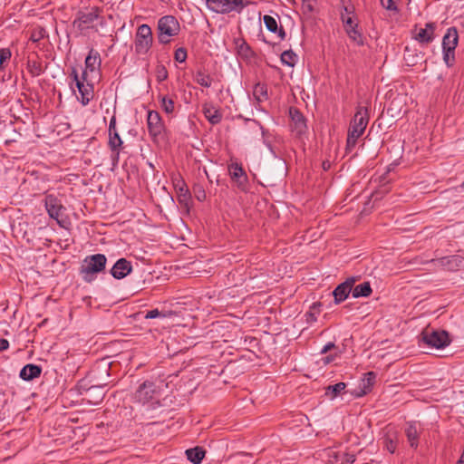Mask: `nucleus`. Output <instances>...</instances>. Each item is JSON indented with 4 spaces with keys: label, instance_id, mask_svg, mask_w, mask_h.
<instances>
[{
    "label": "nucleus",
    "instance_id": "obj_28",
    "mask_svg": "<svg viewBox=\"0 0 464 464\" xmlns=\"http://www.w3.org/2000/svg\"><path fill=\"white\" fill-rule=\"evenodd\" d=\"M372 290L369 282H363L358 285L353 286V297H368L372 294Z\"/></svg>",
    "mask_w": 464,
    "mask_h": 464
},
{
    "label": "nucleus",
    "instance_id": "obj_35",
    "mask_svg": "<svg viewBox=\"0 0 464 464\" xmlns=\"http://www.w3.org/2000/svg\"><path fill=\"white\" fill-rule=\"evenodd\" d=\"M254 95L259 102L267 99V89L265 84L256 83L254 87Z\"/></svg>",
    "mask_w": 464,
    "mask_h": 464
},
{
    "label": "nucleus",
    "instance_id": "obj_42",
    "mask_svg": "<svg viewBox=\"0 0 464 464\" xmlns=\"http://www.w3.org/2000/svg\"><path fill=\"white\" fill-rule=\"evenodd\" d=\"M12 53L8 48L0 49V70H4V63L11 58Z\"/></svg>",
    "mask_w": 464,
    "mask_h": 464
},
{
    "label": "nucleus",
    "instance_id": "obj_27",
    "mask_svg": "<svg viewBox=\"0 0 464 464\" xmlns=\"http://www.w3.org/2000/svg\"><path fill=\"white\" fill-rule=\"evenodd\" d=\"M187 459L193 464H200L205 457V450L200 447L188 449L185 451Z\"/></svg>",
    "mask_w": 464,
    "mask_h": 464
},
{
    "label": "nucleus",
    "instance_id": "obj_51",
    "mask_svg": "<svg viewBox=\"0 0 464 464\" xmlns=\"http://www.w3.org/2000/svg\"><path fill=\"white\" fill-rule=\"evenodd\" d=\"M343 14L346 15V16H350V14L353 13V10L348 7V6H343Z\"/></svg>",
    "mask_w": 464,
    "mask_h": 464
},
{
    "label": "nucleus",
    "instance_id": "obj_56",
    "mask_svg": "<svg viewBox=\"0 0 464 464\" xmlns=\"http://www.w3.org/2000/svg\"><path fill=\"white\" fill-rule=\"evenodd\" d=\"M457 464H464V460L463 459H459Z\"/></svg>",
    "mask_w": 464,
    "mask_h": 464
},
{
    "label": "nucleus",
    "instance_id": "obj_26",
    "mask_svg": "<svg viewBox=\"0 0 464 464\" xmlns=\"http://www.w3.org/2000/svg\"><path fill=\"white\" fill-rule=\"evenodd\" d=\"M101 65V58L98 52L94 50H91L87 57L85 58V67L86 70H90L91 72H94L99 69Z\"/></svg>",
    "mask_w": 464,
    "mask_h": 464
},
{
    "label": "nucleus",
    "instance_id": "obj_44",
    "mask_svg": "<svg viewBox=\"0 0 464 464\" xmlns=\"http://www.w3.org/2000/svg\"><path fill=\"white\" fill-rule=\"evenodd\" d=\"M159 317H165V314L161 313L159 309H152L150 311H148L144 315L145 319H155Z\"/></svg>",
    "mask_w": 464,
    "mask_h": 464
},
{
    "label": "nucleus",
    "instance_id": "obj_40",
    "mask_svg": "<svg viewBox=\"0 0 464 464\" xmlns=\"http://www.w3.org/2000/svg\"><path fill=\"white\" fill-rule=\"evenodd\" d=\"M168 71L163 64H159L156 68V79L158 82H163L168 78Z\"/></svg>",
    "mask_w": 464,
    "mask_h": 464
},
{
    "label": "nucleus",
    "instance_id": "obj_54",
    "mask_svg": "<svg viewBox=\"0 0 464 464\" xmlns=\"http://www.w3.org/2000/svg\"><path fill=\"white\" fill-rule=\"evenodd\" d=\"M112 153H113V155H112V160H113V162H115V163H116V162L119 160V159H118V160H116V152H112Z\"/></svg>",
    "mask_w": 464,
    "mask_h": 464
},
{
    "label": "nucleus",
    "instance_id": "obj_60",
    "mask_svg": "<svg viewBox=\"0 0 464 464\" xmlns=\"http://www.w3.org/2000/svg\"><path fill=\"white\" fill-rule=\"evenodd\" d=\"M323 166H324V169L327 168V165H325V163H323Z\"/></svg>",
    "mask_w": 464,
    "mask_h": 464
},
{
    "label": "nucleus",
    "instance_id": "obj_3",
    "mask_svg": "<svg viewBox=\"0 0 464 464\" xmlns=\"http://www.w3.org/2000/svg\"><path fill=\"white\" fill-rule=\"evenodd\" d=\"M44 205L50 218L55 220L60 227H68L70 221L65 214L66 208L56 195L45 194Z\"/></svg>",
    "mask_w": 464,
    "mask_h": 464
},
{
    "label": "nucleus",
    "instance_id": "obj_62",
    "mask_svg": "<svg viewBox=\"0 0 464 464\" xmlns=\"http://www.w3.org/2000/svg\"><path fill=\"white\" fill-rule=\"evenodd\" d=\"M461 187L464 188V181L462 182Z\"/></svg>",
    "mask_w": 464,
    "mask_h": 464
},
{
    "label": "nucleus",
    "instance_id": "obj_55",
    "mask_svg": "<svg viewBox=\"0 0 464 464\" xmlns=\"http://www.w3.org/2000/svg\"><path fill=\"white\" fill-rule=\"evenodd\" d=\"M405 61H407L408 64L410 65V61H409V59H408V58H405ZM411 65H413V64L415 63V62H414L413 60H412V61H411Z\"/></svg>",
    "mask_w": 464,
    "mask_h": 464
},
{
    "label": "nucleus",
    "instance_id": "obj_31",
    "mask_svg": "<svg viewBox=\"0 0 464 464\" xmlns=\"http://www.w3.org/2000/svg\"><path fill=\"white\" fill-rule=\"evenodd\" d=\"M159 100L160 102L161 108L165 113L172 114L174 112L175 102L171 98L166 95H160Z\"/></svg>",
    "mask_w": 464,
    "mask_h": 464
},
{
    "label": "nucleus",
    "instance_id": "obj_57",
    "mask_svg": "<svg viewBox=\"0 0 464 464\" xmlns=\"http://www.w3.org/2000/svg\"><path fill=\"white\" fill-rule=\"evenodd\" d=\"M261 130H262L263 136H265L266 130H265V129L263 127H261Z\"/></svg>",
    "mask_w": 464,
    "mask_h": 464
},
{
    "label": "nucleus",
    "instance_id": "obj_34",
    "mask_svg": "<svg viewBox=\"0 0 464 464\" xmlns=\"http://www.w3.org/2000/svg\"><path fill=\"white\" fill-rule=\"evenodd\" d=\"M27 68L33 76H39L44 72L42 64L36 61L28 60Z\"/></svg>",
    "mask_w": 464,
    "mask_h": 464
},
{
    "label": "nucleus",
    "instance_id": "obj_46",
    "mask_svg": "<svg viewBox=\"0 0 464 464\" xmlns=\"http://www.w3.org/2000/svg\"><path fill=\"white\" fill-rule=\"evenodd\" d=\"M355 461V456L353 454H343L342 459V464H353Z\"/></svg>",
    "mask_w": 464,
    "mask_h": 464
},
{
    "label": "nucleus",
    "instance_id": "obj_37",
    "mask_svg": "<svg viewBox=\"0 0 464 464\" xmlns=\"http://www.w3.org/2000/svg\"><path fill=\"white\" fill-rule=\"evenodd\" d=\"M384 448L390 453H394L397 448V441L390 436L383 439Z\"/></svg>",
    "mask_w": 464,
    "mask_h": 464
},
{
    "label": "nucleus",
    "instance_id": "obj_24",
    "mask_svg": "<svg viewBox=\"0 0 464 464\" xmlns=\"http://www.w3.org/2000/svg\"><path fill=\"white\" fill-rule=\"evenodd\" d=\"M86 394L92 405L99 404L104 398L103 385H92L86 390Z\"/></svg>",
    "mask_w": 464,
    "mask_h": 464
},
{
    "label": "nucleus",
    "instance_id": "obj_19",
    "mask_svg": "<svg viewBox=\"0 0 464 464\" xmlns=\"http://www.w3.org/2000/svg\"><path fill=\"white\" fill-rule=\"evenodd\" d=\"M441 264L448 270L457 271L464 268V257L460 255L445 256L441 259Z\"/></svg>",
    "mask_w": 464,
    "mask_h": 464
},
{
    "label": "nucleus",
    "instance_id": "obj_48",
    "mask_svg": "<svg viewBox=\"0 0 464 464\" xmlns=\"http://www.w3.org/2000/svg\"><path fill=\"white\" fill-rule=\"evenodd\" d=\"M334 347V343H332V342H329L327 343L321 350L320 353L321 354H324L326 353L328 351H330L332 348Z\"/></svg>",
    "mask_w": 464,
    "mask_h": 464
},
{
    "label": "nucleus",
    "instance_id": "obj_17",
    "mask_svg": "<svg viewBox=\"0 0 464 464\" xmlns=\"http://www.w3.org/2000/svg\"><path fill=\"white\" fill-rule=\"evenodd\" d=\"M437 24L435 23H427L424 28H420L414 39L420 44H427L431 43L435 38V30Z\"/></svg>",
    "mask_w": 464,
    "mask_h": 464
},
{
    "label": "nucleus",
    "instance_id": "obj_18",
    "mask_svg": "<svg viewBox=\"0 0 464 464\" xmlns=\"http://www.w3.org/2000/svg\"><path fill=\"white\" fill-rule=\"evenodd\" d=\"M459 42L458 31L455 27L448 28L442 38V49L455 51Z\"/></svg>",
    "mask_w": 464,
    "mask_h": 464
},
{
    "label": "nucleus",
    "instance_id": "obj_25",
    "mask_svg": "<svg viewBox=\"0 0 464 464\" xmlns=\"http://www.w3.org/2000/svg\"><path fill=\"white\" fill-rule=\"evenodd\" d=\"M405 434L410 446L416 449L419 445V430L415 422H409L407 424Z\"/></svg>",
    "mask_w": 464,
    "mask_h": 464
},
{
    "label": "nucleus",
    "instance_id": "obj_33",
    "mask_svg": "<svg viewBox=\"0 0 464 464\" xmlns=\"http://www.w3.org/2000/svg\"><path fill=\"white\" fill-rule=\"evenodd\" d=\"M346 34L357 45H363V36L357 28L353 27L352 29H348Z\"/></svg>",
    "mask_w": 464,
    "mask_h": 464
},
{
    "label": "nucleus",
    "instance_id": "obj_14",
    "mask_svg": "<svg viewBox=\"0 0 464 464\" xmlns=\"http://www.w3.org/2000/svg\"><path fill=\"white\" fill-rule=\"evenodd\" d=\"M132 271L131 262L126 258L118 259L111 268L110 274L115 279H123Z\"/></svg>",
    "mask_w": 464,
    "mask_h": 464
},
{
    "label": "nucleus",
    "instance_id": "obj_41",
    "mask_svg": "<svg viewBox=\"0 0 464 464\" xmlns=\"http://www.w3.org/2000/svg\"><path fill=\"white\" fill-rule=\"evenodd\" d=\"M341 19L343 24H344L345 32L347 33L348 29L357 28L358 24L354 23L351 16H346L344 14H341Z\"/></svg>",
    "mask_w": 464,
    "mask_h": 464
},
{
    "label": "nucleus",
    "instance_id": "obj_59",
    "mask_svg": "<svg viewBox=\"0 0 464 464\" xmlns=\"http://www.w3.org/2000/svg\"><path fill=\"white\" fill-rule=\"evenodd\" d=\"M323 166H324V169L327 168V165H325V163H323Z\"/></svg>",
    "mask_w": 464,
    "mask_h": 464
},
{
    "label": "nucleus",
    "instance_id": "obj_50",
    "mask_svg": "<svg viewBox=\"0 0 464 464\" xmlns=\"http://www.w3.org/2000/svg\"><path fill=\"white\" fill-rule=\"evenodd\" d=\"M109 128L114 129L116 128V118L115 116H112L110 120Z\"/></svg>",
    "mask_w": 464,
    "mask_h": 464
},
{
    "label": "nucleus",
    "instance_id": "obj_36",
    "mask_svg": "<svg viewBox=\"0 0 464 464\" xmlns=\"http://www.w3.org/2000/svg\"><path fill=\"white\" fill-rule=\"evenodd\" d=\"M195 81L199 85L209 88L211 86V80L208 75H206L204 72L198 71L195 75Z\"/></svg>",
    "mask_w": 464,
    "mask_h": 464
},
{
    "label": "nucleus",
    "instance_id": "obj_58",
    "mask_svg": "<svg viewBox=\"0 0 464 464\" xmlns=\"http://www.w3.org/2000/svg\"><path fill=\"white\" fill-rule=\"evenodd\" d=\"M308 9L312 10L311 5H307Z\"/></svg>",
    "mask_w": 464,
    "mask_h": 464
},
{
    "label": "nucleus",
    "instance_id": "obj_32",
    "mask_svg": "<svg viewBox=\"0 0 464 464\" xmlns=\"http://www.w3.org/2000/svg\"><path fill=\"white\" fill-rule=\"evenodd\" d=\"M296 54L292 50H286L281 53V63L289 67H294L296 63Z\"/></svg>",
    "mask_w": 464,
    "mask_h": 464
},
{
    "label": "nucleus",
    "instance_id": "obj_12",
    "mask_svg": "<svg viewBox=\"0 0 464 464\" xmlns=\"http://www.w3.org/2000/svg\"><path fill=\"white\" fill-rule=\"evenodd\" d=\"M147 125L149 133L153 139H157L164 133V123L160 113L156 111H148Z\"/></svg>",
    "mask_w": 464,
    "mask_h": 464
},
{
    "label": "nucleus",
    "instance_id": "obj_22",
    "mask_svg": "<svg viewBox=\"0 0 464 464\" xmlns=\"http://www.w3.org/2000/svg\"><path fill=\"white\" fill-rule=\"evenodd\" d=\"M263 20L268 31H270L271 33L277 34L281 40H284L285 38V31L282 26L278 27L277 21L276 18H274L271 15L266 14L264 15Z\"/></svg>",
    "mask_w": 464,
    "mask_h": 464
},
{
    "label": "nucleus",
    "instance_id": "obj_20",
    "mask_svg": "<svg viewBox=\"0 0 464 464\" xmlns=\"http://www.w3.org/2000/svg\"><path fill=\"white\" fill-rule=\"evenodd\" d=\"M42 367L36 364L28 363L24 365L19 373V377L24 381H32L41 375Z\"/></svg>",
    "mask_w": 464,
    "mask_h": 464
},
{
    "label": "nucleus",
    "instance_id": "obj_5",
    "mask_svg": "<svg viewBox=\"0 0 464 464\" xmlns=\"http://www.w3.org/2000/svg\"><path fill=\"white\" fill-rule=\"evenodd\" d=\"M158 40L160 44H169L172 37L180 32V24L173 15H165L158 21Z\"/></svg>",
    "mask_w": 464,
    "mask_h": 464
},
{
    "label": "nucleus",
    "instance_id": "obj_8",
    "mask_svg": "<svg viewBox=\"0 0 464 464\" xmlns=\"http://www.w3.org/2000/svg\"><path fill=\"white\" fill-rule=\"evenodd\" d=\"M422 342L430 348L443 349L450 343L446 331L427 329L421 334Z\"/></svg>",
    "mask_w": 464,
    "mask_h": 464
},
{
    "label": "nucleus",
    "instance_id": "obj_23",
    "mask_svg": "<svg viewBox=\"0 0 464 464\" xmlns=\"http://www.w3.org/2000/svg\"><path fill=\"white\" fill-rule=\"evenodd\" d=\"M236 44L237 53L241 59L251 61L255 57V52L245 40L238 39Z\"/></svg>",
    "mask_w": 464,
    "mask_h": 464
},
{
    "label": "nucleus",
    "instance_id": "obj_49",
    "mask_svg": "<svg viewBox=\"0 0 464 464\" xmlns=\"http://www.w3.org/2000/svg\"><path fill=\"white\" fill-rule=\"evenodd\" d=\"M264 144L271 151V153L276 156V153H275V151L273 150V147H272L271 143L269 141H267L266 139H264Z\"/></svg>",
    "mask_w": 464,
    "mask_h": 464
},
{
    "label": "nucleus",
    "instance_id": "obj_4",
    "mask_svg": "<svg viewBox=\"0 0 464 464\" xmlns=\"http://www.w3.org/2000/svg\"><path fill=\"white\" fill-rule=\"evenodd\" d=\"M133 398L135 402L147 406L148 410H156L160 406L159 392L152 382L146 381L140 384L136 390Z\"/></svg>",
    "mask_w": 464,
    "mask_h": 464
},
{
    "label": "nucleus",
    "instance_id": "obj_43",
    "mask_svg": "<svg viewBox=\"0 0 464 464\" xmlns=\"http://www.w3.org/2000/svg\"><path fill=\"white\" fill-rule=\"evenodd\" d=\"M194 194H195V198L198 201L202 202L206 199V191H205L204 188L200 185H197L194 187Z\"/></svg>",
    "mask_w": 464,
    "mask_h": 464
},
{
    "label": "nucleus",
    "instance_id": "obj_39",
    "mask_svg": "<svg viewBox=\"0 0 464 464\" xmlns=\"http://www.w3.org/2000/svg\"><path fill=\"white\" fill-rule=\"evenodd\" d=\"M188 57L187 50L184 47H179L174 53V59L178 63H185Z\"/></svg>",
    "mask_w": 464,
    "mask_h": 464
},
{
    "label": "nucleus",
    "instance_id": "obj_47",
    "mask_svg": "<svg viewBox=\"0 0 464 464\" xmlns=\"http://www.w3.org/2000/svg\"><path fill=\"white\" fill-rule=\"evenodd\" d=\"M9 347L8 340L5 338H0V352L7 350Z\"/></svg>",
    "mask_w": 464,
    "mask_h": 464
},
{
    "label": "nucleus",
    "instance_id": "obj_13",
    "mask_svg": "<svg viewBox=\"0 0 464 464\" xmlns=\"http://www.w3.org/2000/svg\"><path fill=\"white\" fill-rule=\"evenodd\" d=\"M291 130L296 136L304 135L307 130L304 116L295 108H290Z\"/></svg>",
    "mask_w": 464,
    "mask_h": 464
},
{
    "label": "nucleus",
    "instance_id": "obj_15",
    "mask_svg": "<svg viewBox=\"0 0 464 464\" xmlns=\"http://www.w3.org/2000/svg\"><path fill=\"white\" fill-rule=\"evenodd\" d=\"M376 375L373 372L365 373L363 378L361 380L358 388L351 392V394L357 398L366 395L372 391Z\"/></svg>",
    "mask_w": 464,
    "mask_h": 464
},
{
    "label": "nucleus",
    "instance_id": "obj_45",
    "mask_svg": "<svg viewBox=\"0 0 464 464\" xmlns=\"http://www.w3.org/2000/svg\"><path fill=\"white\" fill-rule=\"evenodd\" d=\"M381 4L388 11L398 12V6L394 4L393 0H381Z\"/></svg>",
    "mask_w": 464,
    "mask_h": 464
},
{
    "label": "nucleus",
    "instance_id": "obj_29",
    "mask_svg": "<svg viewBox=\"0 0 464 464\" xmlns=\"http://www.w3.org/2000/svg\"><path fill=\"white\" fill-rule=\"evenodd\" d=\"M346 388L344 382H338L334 385H329L325 390V396L330 400L334 401L336 399Z\"/></svg>",
    "mask_w": 464,
    "mask_h": 464
},
{
    "label": "nucleus",
    "instance_id": "obj_30",
    "mask_svg": "<svg viewBox=\"0 0 464 464\" xmlns=\"http://www.w3.org/2000/svg\"><path fill=\"white\" fill-rule=\"evenodd\" d=\"M122 143V140L118 132H115L109 137V146L112 152H116V160L119 159L120 149L121 148Z\"/></svg>",
    "mask_w": 464,
    "mask_h": 464
},
{
    "label": "nucleus",
    "instance_id": "obj_52",
    "mask_svg": "<svg viewBox=\"0 0 464 464\" xmlns=\"http://www.w3.org/2000/svg\"><path fill=\"white\" fill-rule=\"evenodd\" d=\"M179 191H180V193H182L184 195L188 194V190L184 188V184L179 188Z\"/></svg>",
    "mask_w": 464,
    "mask_h": 464
},
{
    "label": "nucleus",
    "instance_id": "obj_9",
    "mask_svg": "<svg viewBox=\"0 0 464 464\" xmlns=\"http://www.w3.org/2000/svg\"><path fill=\"white\" fill-rule=\"evenodd\" d=\"M152 42L151 28L146 24H140L136 33L135 52L138 54H146L150 51Z\"/></svg>",
    "mask_w": 464,
    "mask_h": 464
},
{
    "label": "nucleus",
    "instance_id": "obj_11",
    "mask_svg": "<svg viewBox=\"0 0 464 464\" xmlns=\"http://www.w3.org/2000/svg\"><path fill=\"white\" fill-rule=\"evenodd\" d=\"M99 9L92 7L87 11H80L73 21V25L79 30L91 27V25L98 19Z\"/></svg>",
    "mask_w": 464,
    "mask_h": 464
},
{
    "label": "nucleus",
    "instance_id": "obj_6",
    "mask_svg": "<svg viewBox=\"0 0 464 464\" xmlns=\"http://www.w3.org/2000/svg\"><path fill=\"white\" fill-rule=\"evenodd\" d=\"M245 0H206V6L217 14L241 13L246 6Z\"/></svg>",
    "mask_w": 464,
    "mask_h": 464
},
{
    "label": "nucleus",
    "instance_id": "obj_16",
    "mask_svg": "<svg viewBox=\"0 0 464 464\" xmlns=\"http://www.w3.org/2000/svg\"><path fill=\"white\" fill-rule=\"evenodd\" d=\"M228 169L230 177L237 180V187L241 189H245L247 183V176L242 166L237 162H233L229 165Z\"/></svg>",
    "mask_w": 464,
    "mask_h": 464
},
{
    "label": "nucleus",
    "instance_id": "obj_2",
    "mask_svg": "<svg viewBox=\"0 0 464 464\" xmlns=\"http://www.w3.org/2000/svg\"><path fill=\"white\" fill-rule=\"evenodd\" d=\"M107 257L103 254L87 256L80 267V275L86 283H92L97 278V274L104 271Z\"/></svg>",
    "mask_w": 464,
    "mask_h": 464
},
{
    "label": "nucleus",
    "instance_id": "obj_53",
    "mask_svg": "<svg viewBox=\"0 0 464 464\" xmlns=\"http://www.w3.org/2000/svg\"><path fill=\"white\" fill-rule=\"evenodd\" d=\"M115 132H118L116 128H114V129L109 128V137Z\"/></svg>",
    "mask_w": 464,
    "mask_h": 464
},
{
    "label": "nucleus",
    "instance_id": "obj_38",
    "mask_svg": "<svg viewBox=\"0 0 464 464\" xmlns=\"http://www.w3.org/2000/svg\"><path fill=\"white\" fill-rule=\"evenodd\" d=\"M443 61L447 64L448 67L453 65L455 61V51H448L442 49Z\"/></svg>",
    "mask_w": 464,
    "mask_h": 464
},
{
    "label": "nucleus",
    "instance_id": "obj_1",
    "mask_svg": "<svg viewBox=\"0 0 464 464\" xmlns=\"http://www.w3.org/2000/svg\"><path fill=\"white\" fill-rule=\"evenodd\" d=\"M368 122V109L366 107H358L348 129L346 140L347 150H351L355 147L358 139L364 133Z\"/></svg>",
    "mask_w": 464,
    "mask_h": 464
},
{
    "label": "nucleus",
    "instance_id": "obj_7",
    "mask_svg": "<svg viewBox=\"0 0 464 464\" xmlns=\"http://www.w3.org/2000/svg\"><path fill=\"white\" fill-rule=\"evenodd\" d=\"M71 76L75 82L76 88L79 92V96L77 100L82 103V106H86L93 98V85L92 83L86 82L87 72L83 71L82 78L79 77L77 70L72 69L71 72Z\"/></svg>",
    "mask_w": 464,
    "mask_h": 464
},
{
    "label": "nucleus",
    "instance_id": "obj_61",
    "mask_svg": "<svg viewBox=\"0 0 464 464\" xmlns=\"http://www.w3.org/2000/svg\"><path fill=\"white\" fill-rule=\"evenodd\" d=\"M323 166H324V169L327 168V165H325V163H323Z\"/></svg>",
    "mask_w": 464,
    "mask_h": 464
},
{
    "label": "nucleus",
    "instance_id": "obj_21",
    "mask_svg": "<svg viewBox=\"0 0 464 464\" xmlns=\"http://www.w3.org/2000/svg\"><path fill=\"white\" fill-rule=\"evenodd\" d=\"M203 113L207 120L213 125L219 123L222 120L221 112L211 103H207L203 106Z\"/></svg>",
    "mask_w": 464,
    "mask_h": 464
},
{
    "label": "nucleus",
    "instance_id": "obj_10",
    "mask_svg": "<svg viewBox=\"0 0 464 464\" xmlns=\"http://www.w3.org/2000/svg\"><path fill=\"white\" fill-rule=\"evenodd\" d=\"M357 281V277L350 276L344 282L339 284L333 291L334 302L335 304L345 301L350 294L353 295V286Z\"/></svg>",
    "mask_w": 464,
    "mask_h": 464
}]
</instances>
